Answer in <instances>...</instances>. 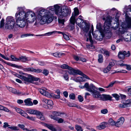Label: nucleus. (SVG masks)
Masks as SVG:
<instances>
[{"label":"nucleus","instance_id":"obj_1","mask_svg":"<svg viewBox=\"0 0 131 131\" xmlns=\"http://www.w3.org/2000/svg\"><path fill=\"white\" fill-rule=\"evenodd\" d=\"M49 10L42 9L39 12V16L36 20L35 24L39 23L40 24L50 23L53 19L54 11L55 14L58 16L64 17L69 15L71 12L70 9L67 7L61 8L57 5L53 6H50L47 8Z\"/></svg>","mask_w":131,"mask_h":131},{"label":"nucleus","instance_id":"obj_2","mask_svg":"<svg viewBox=\"0 0 131 131\" xmlns=\"http://www.w3.org/2000/svg\"><path fill=\"white\" fill-rule=\"evenodd\" d=\"M24 10L23 7H18L15 15L16 24L21 28L24 27L26 24L33 23L37 19L36 14L34 12L29 10L25 12Z\"/></svg>","mask_w":131,"mask_h":131},{"label":"nucleus","instance_id":"obj_3","mask_svg":"<svg viewBox=\"0 0 131 131\" xmlns=\"http://www.w3.org/2000/svg\"><path fill=\"white\" fill-rule=\"evenodd\" d=\"M123 11L125 14V23H123L119 28V31L122 34L126 32L128 28H131V5L125 6Z\"/></svg>","mask_w":131,"mask_h":131},{"label":"nucleus","instance_id":"obj_4","mask_svg":"<svg viewBox=\"0 0 131 131\" xmlns=\"http://www.w3.org/2000/svg\"><path fill=\"white\" fill-rule=\"evenodd\" d=\"M97 89L95 87L92 95L94 97L97 98L103 101H106L110 100L112 97L109 95L103 94H100L97 91Z\"/></svg>","mask_w":131,"mask_h":131},{"label":"nucleus","instance_id":"obj_5","mask_svg":"<svg viewBox=\"0 0 131 131\" xmlns=\"http://www.w3.org/2000/svg\"><path fill=\"white\" fill-rule=\"evenodd\" d=\"M84 26L82 28V29L84 32L85 36L86 37L87 39L86 41H88L89 39L90 42L92 43L93 42L92 39V36L91 34L90 31L89 32V26L87 23H84Z\"/></svg>","mask_w":131,"mask_h":131},{"label":"nucleus","instance_id":"obj_6","mask_svg":"<svg viewBox=\"0 0 131 131\" xmlns=\"http://www.w3.org/2000/svg\"><path fill=\"white\" fill-rule=\"evenodd\" d=\"M15 20L13 17L10 16L7 17L4 26L5 28L9 29L13 28L15 25Z\"/></svg>","mask_w":131,"mask_h":131},{"label":"nucleus","instance_id":"obj_7","mask_svg":"<svg viewBox=\"0 0 131 131\" xmlns=\"http://www.w3.org/2000/svg\"><path fill=\"white\" fill-rule=\"evenodd\" d=\"M46 88H45L39 89L38 90L41 94L47 97L50 98L53 97L56 99H59L60 98V96L59 95H56L52 93H49L46 91Z\"/></svg>","mask_w":131,"mask_h":131},{"label":"nucleus","instance_id":"obj_8","mask_svg":"<svg viewBox=\"0 0 131 131\" xmlns=\"http://www.w3.org/2000/svg\"><path fill=\"white\" fill-rule=\"evenodd\" d=\"M79 88L81 89L86 88V90L87 91L91 92L92 95V93L95 89V87L92 84H91L89 85V84L88 83H86L84 86L80 85L79 86Z\"/></svg>","mask_w":131,"mask_h":131},{"label":"nucleus","instance_id":"obj_9","mask_svg":"<svg viewBox=\"0 0 131 131\" xmlns=\"http://www.w3.org/2000/svg\"><path fill=\"white\" fill-rule=\"evenodd\" d=\"M112 19L110 17H107L104 26V30L106 31L109 30L111 26V24Z\"/></svg>","mask_w":131,"mask_h":131},{"label":"nucleus","instance_id":"obj_10","mask_svg":"<svg viewBox=\"0 0 131 131\" xmlns=\"http://www.w3.org/2000/svg\"><path fill=\"white\" fill-rule=\"evenodd\" d=\"M79 14V12L78 9L77 8H75L74 9V13L72 14V16L70 19V22L71 23L74 24L75 21V18Z\"/></svg>","mask_w":131,"mask_h":131},{"label":"nucleus","instance_id":"obj_11","mask_svg":"<svg viewBox=\"0 0 131 131\" xmlns=\"http://www.w3.org/2000/svg\"><path fill=\"white\" fill-rule=\"evenodd\" d=\"M130 56V53L129 51H127V53L125 51H121L119 52L118 56V58L121 59H124L125 57H128Z\"/></svg>","mask_w":131,"mask_h":131},{"label":"nucleus","instance_id":"obj_12","mask_svg":"<svg viewBox=\"0 0 131 131\" xmlns=\"http://www.w3.org/2000/svg\"><path fill=\"white\" fill-rule=\"evenodd\" d=\"M131 99L128 100L124 102L122 104L118 105L119 107L124 108L130 107L131 105Z\"/></svg>","mask_w":131,"mask_h":131},{"label":"nucleus","instance_id":"obj_13","mask_svg":"<svg viewBox=\"0 0 131 131\" xmlns=\"http://www.w3.org/2000/svg\"><path fill=\"white\" fill-rule=\"evenodd\" d=\"M68 73L70 74L74 75L76 74L81 75L82 74V72L80 70L78 69L75 70L71 67L70 71H68Z\"/></svg>","mask_w":131,"mask_h":131},{"label":"nucleus","instance_id":"obj_14","mask_svg":"<svg viewBox=\"0 0 131 131\" xmlns=\"http://www.w3.org/2000/svg\"><path fill=\"white\" fill-rule=\"evenodd\" d=\"M25 71L28 72H36V73H40L42 71L41 69H36L34 68H24L23 69Z\"/></svg>","mask_w":131,"mask_h":131},{"label":"nucleus","instance_id":"obj_15","mask_svg":"<svg viewBox=\"0 0 131 131\" xmlns=\"http://www.w3.org/2000/svg\"><path fill=\"white\" fill-rule=\"evenodd\" d=\"M122 39L126 41H131V32H128L122 35Z\"/></svg>","mask_w":131,"mask_h":131},{"label":"nucleus","instance_id":"obj_16","mask_svg":"<svg viewBox=\"0 0 131 131\" xmlns=\"http://www.w3.org/2000/svg\"><path fill=\"white\" fill-rule=\"evenodd\" d=\"M31 75H29L28 77H26L24 76H23L22 80L24 81V83L26 84H28L29 83H32Z\"/></svg>","mask_w":131,"mask_h":131},{"label":"nucleus","instance_id":"obj_17","mask_svg":"<svg viewBox=\"0 0 131 131\" xmlns=\"http://www.w3.org/2000/svg\"><path fill=\"white\" fill-rule=\"evenodd\" d=\"M6 87L7 89L9 90L10 92L12 93L20 95H23L24 94V93H22L21 92H19V91H17L15 89L11 87Z\"/></svg>","mask_w":131,"mask_h":131},{"label":"nucleus","instance_id":"obj_18","mask_svg":"<svg viewBox=\"0 0 131 131\" xmlns=\"http://www.w3.org/2000/svg\"><path fill=\"white\" fill-rule=\"evenodd\" d=\"M3 125V127L4 128H6V127H8V128L11 129L12 130H19L18 127L15 126H10V125H9L8 124L7 122H4V123Z\"/></svg>","mask_w":131,"mask_h":131},{"label":"nucleus","instance_id":"obj_19","mask_svg":"<svg viewBox=\"0 0 131 131\" xmlns=\"http://www.w3.org/2000/svg\"><path fill=\"white\" fill-rule=\"evenodd\" d=\"M53 105V102L52 101L49 100L47 105L43 104L42 105L43 107L46 109H51L52 108Z\"/></svg>","mask_w":131,"mask_h":131},{"label":"nucleus","instance_id":"obj_20","mask_svg":"<svg viewBox=\"0 0 131 131\" xmlns=\"http://www.w3.org/2000/svg\"><path fill=\"white\" fill-rule=\"evenodd\" d=\"M124 121V118L121 117L118 120V121L116 123L115 126L119 127L123 123Z\"/></svg>","mask_w":131,"mask_h":131},{"label":"nucleus","instance_id":"obj_21","mask_svg":"<svg viewBox=\"0 0 131 131\" xmlns=\"http://www.w3.org/2000/svg\"><path fill=\"white\" fill-rule=\"evenodd\" d=\"M50 117L54 120L57 121L58 123H62L64 121V119L61 118H59L55 116H53V115H51Z\"/></svg>","mask_w":131,"mask_h":131},{"label":"nucleus","instance_id":"obj_22","mask_svg":"<svg viewBox=\"0 0 131 131\" xmlns=\"http://www.w3.org/2000/svg\"><path fill=\"white\" fill-rule=\"evenodd\" d=\"M20 60L23 62H25L27 61H31V60L26 56H21L18 58V61Z\"/></svg>","mask_w":131,"mask_h":131},{"label":"nucleus","instance_id":"obj_23","mask_svg":"<svg viewBox=\"0 0 131 131\" xmlns=\"http://www.w3.org/2000/svg\"><path fill=\"white\" fill-rule=\"evenodd\" d=\"M14 108L16 111L17 113L19 114L24 117L25 115V114H26V113L24 111L19 108H18L16 107H15Z\"/></svg>","mask_w":131,"mask_h":131},{"label":"nucleus","instance_id":"obj_24","mask_svg":"<svg viewBox=\"0 0 131 131\" xmlns=\"http://www.w3.org/2000/svg\"><path fill=\"white\" fill-rule=\"evenodd\" d=\"M51 55L60 58L61 56H64L65 54L63 53L60 52H56L55 53H51Z\"/></svg>","mask_w":131,"mask_h":131},{"label":"nucleus","instance_id":"obj_25","mask_svg":"<svg viewBox=\"0 0 131 131\" xmlns=\"http://www.w3.org/2000/svg\"><path fill=\"white\" fill-rule=\"evenodd\" d=\"M2 61L5 64L13 67H15L18 68H21V66H18L15 64H12L10 62H6L3 60Z\"/></svg>","mask_w":131,"mask_h":131},{"label":"nucleus","instance_id":"obj_26","mask_svg":"<svg viewBox=\"0 0 131 131\" xmlns=\"http://www.w3.org/2000/svg\"><path fill=\"white\" fill-rule=\"evenodd\" d=\"M26 111L28 113L31 114L37 115V113L38 112V111L33 109H28L26 110Z\"/></svg>","mask_w":131,"mask_h":131},{"label":"nucleus","instance_id":"obj_27","mask_svg":"<svg viewBox=\"0 0 131 131\" xmlns=\"http://www.w3.org/2000/svg\"><path fill=\"white\" fill-rule=\"evenodd\" d=\"M107 123L106 122H103L101 123L100 125L97 126V128L99 130L104 129L106 126Z\"/></svg>","mask_w":131,"mask_h":131},{"label":"nucleus","instance_id":"obj_28","mask_svg":"<svg viewBox=\"0 0 131 131\" xmlns=\"http://www.w3.org/2000/svg\"><path fill=\"white\" fill-rule=\"evenodd\" d=\"M38 116V117L42 121L44 120L45 118L43 114L42 113L38 111V112L37 114Z\"/></svg>","mask_w":131,"mask_h":131},{"label":"nucleus","instance_id":"obj_29","mask_svg":"<svg viewBox=\"0 0 131 131\" xmlns=\"http://www.w3.org/2000/svg\"><path fill=\"white\" fill-rule=\"evenodd\" d=\"M58 17V21L59 25H64L65 21L64 19L63 18V17H60V16Z\"/></svg>","mask_w":131,"mask_h":131},{"label":"nucleus","instance_id":"obj_30","mask_svg":"<svg viewBox=\"0 0 131 131\" xmlns=\"http://www.w3.org/2000/svg\"><path fill=\"white\" fill-rule=\"evenodd\" d=\"M57 66L62 69H68L69 70V71H70V69H71V67L68 66L67 65L64 64L61 65L60 66L59 65H58Z\"/></svg>","mask_w":131,"mask_h":131},{"label":"nucleus","instance_id":"obj_31","mask_svg":"<svg viewBox=\"0 0 131 131\" xmlns=\"http://www.w3.org/2000/svg\"><path fill=\"white\" fill-rule=\"evenodd\" d=\"M25 103V105L28 106H31L33 105V104L32 101L30 100V99H28L25 100L24 101Z\"/></svg>","mask_w":131,"mask_h":131},{"label":"nucleus","instance_id":"obj_32","mask_svg":"<svg viewBox=\"0 0 131 131\" xmlns=\"http://www.w3.org/2000/svg\"><path fill=\"white\" fill-rule=\"evenodd\" d=\"M75 22L77 23L79 26L81 27H82L81 24L83 23V21L82 18H79L77 19L76 21H75Z\"/></svg>","mask_w":131,"mask_h":131},{"label":"nucleus","instance_id":"obj_33","mask_svg":"<svg viewBox=\"0 0 131 131\" xmlns=\"http://www.w3.org/2000/svg\"><path fill=\"white\" fill-rule=\"evenodd\" d=\"M46 127L52 131H57L56 129L53 126L52 124H47L46 125Z\"/></svg>","mask_w":131,"mask_h":131},{"label":"nucleus","instance_id":"obj_34","mask_svg":"<svg viewBox=\"0 0 131 131\" xmlns=\"http://www.w3.org/2000/svg\"><path fill=\"white\" fill-rule=\"evenodd\" d=\"M62 74V76L64 80L67 81H68L69 80V77L67 72H63Z\"/></svg>","mask_w":131,"mask_h":131},{"label":"nucleus","instance_id":"obj_35","mask_svg":"<svg viewBox=\"0 0 131 131\" xmlns=\"http://www.w3.org/2000/svg\"><path fill=\"white\" fill-rule=\"evenodd\" d=\"M24 117L32 121H35V117L29 116L26 113V114H25V115Z\"/></svg>","mask_w":131,"mask_h":131},{"label":"nucleus","instance_id":"obj_36","mask_svg":"<svg viewBox=\"0 0 131 131\" xmlns=\"http://www.w3.org/2000/svg\"><path fill=\"white\" fill-rule=\"evenodd\" d=\"M119 25V21L118 20V19H117V21L116 22V23H114L113 25V27L114 29H116L117 28Z\"/></svg>","mask_w":131,"mask_h":131},{"label":"nucleus","instance_id":"obj_37","mask_svg":"<svg viewBox=\"0 0 131 131\" xmlns=\"http://www.w3.org/2000/svg\"><path fill=\"white\" fill-rule=\"evenodd\" d=\"M85 81V79L82 77H76V82H78L80 81Z\"/></svg>","mask_w":131,"mask_h":131},{"label":"nucleus","instance_id":"obj_38","mask_svg":"<svg viewBox=\"0 0 131 131\" xmlns=\"http://www.w3.org/2000/svg\"><path fill=\"white\" fill-rule=\"evenodd\" d=\"M98 57V62L100 63H102L103 61V56L101 54H99Z\"/></svg>","mask_w":131,"mask_h":131},{"label":"nucleus","instance_id":"obj_39","mask_svg":"<svg viewBox=\"0 0 131 131\" xmlns=\"http://www.w3.org/2000/svg\"><path fill=\"white\" fill-rule=\"evenodd\" d=\"M101 52L105 54L106 56L108 57L110 55L109 52L107 50L102 49Z\"/></svg>","mask_w":131,"mask_h":131},{"label":"nucleus","instance_id":"obj_40","mask_svg":"<svg viewBox=\"0 0 131 131\" xmlns=\"http://www.w3.org/2000/svg\"><path fill=\"white\" fill-rule=\"evenodd\" d=\"M53 114L54 115L53 116H55L56 117L57 116H61V115L62 114V113L59 112H53Z\"/></svg>","mask_w":131,"mask_h":131},{"label":"nucleus","instance_id":"obj_41","mask_svg":"<svg viewBox=\"0 0 131 131\" xmlns=\"http://www.w3.org/2000/svg\"><path fill=\"white\" fill-rule=\"evenodd\" d=\"M109 123L112 126H115L116 123L112 118H110L108 121Z\"/></svg>","mask_w":131,"mask_h":131},{"label":"nucleus","instance_id":"obj_42","mask_svg":"<svg viewBox=\"0 0 131 131\" xmlns=\"http://www.w3.org/2000/svg\"><path fill=\"white\" fill-rule=\"evenodd\" d=\"M75 128L77 131H83V129L82 127L80 126L76 125Z\"/></svg>","mask_w":131,"mask_h":131},{"label":"nucleus","instance_id":"obj_43","mask_svg":"<svg viewBox=\"0 0 131 131\" xmlns=\"http://www.w3.org/2000/svg\"><path fill=\"white\" fill-rule=\"evenodd\" d=\"M112 96L114 97L117 100H118L119 99V96L116 94H112Z\"/></svg>","mask_w":131,"mask_h":131},{"label":"nucleus","instance_id":"obj_44","mask_svg":"<svg viewBox=\"0 0 131 131\" xmlns=\"http://www.w3.org/2000/svg\"><path fill=\"white\" fill-rule=\"evenodd\" d=\"M116 82V81L112 82L109 84L108 86H106L105 88H109L111 87H112L114 84Z\"/></svg>","mask_w":131,"mask_h":131},{"label":"nucleus","instance_id":"obj_45","mask_svg":"<svg viewBox=\"0 0 131 131\" xmlns=\"http://www.w3.org/2000/svg\"><path fill=\"white\" fill-rule=\"evenodd\" d=\"M33 35H34L33 34H25L21 35L20 36V37L21 38H23L25 37H27L28 36H33Z\"/></svg>","mask_w":131,"mask_h":131},{"label":"nucleus","instance_id":"obj_46","mask_svg":"<svg viewBox=\"0 0 131 131\" xmlns=\"http://www.w3.org/2000/svg\"><path fill=\"white\" fill-rule=\"evenodd\" d=\"M18 126L19 127L22 129H23L24 130L27 131V130L26 129H28L27 128H24L25 126L23 125L18 124Z\"/></svg>","mask_w":131,"mask_h":131},{"label":"nucleus","instance_id":"obj_47","mask_svg":"<svg viewBox=\"0 0 131 131\" xmlns=\"http://www.w3.org/2000/svg\"><path fill=\"white\" fill-rule=\"evenodd\" d=\"M96 28H97L99 30V31L101 32H103V31H102L101 30V25L100 23H98L97 24L96 26Z\"/></svg>","mask_w":131,"mask_h":131},{"label":"nucleus","instance_id":"obj_48","mask_svg":"<svg viewBox=\"0 0 131 131\" xmlns=\"http://www.w3.org/2000/svg\"><path fill=\"white\" fill-rule=\"evenodd\" d=\"M10 57L12 59V61H18V58H16L14 56L11 55L10 56Z\"/></svg>","mask_w":131,"mask_h":131},{"label":"nucleus","instance_id":"obj_49","mask_svg":"<svg viewBox=\"0 0 131 131\" xmlns=\"http://www.w3.org/2000/svg\"><path fill=\"white\" fill-rule=\"evenodd\" d=\"M41 100L42 103H44V104H45H45L46 105H47L49 101V100H48L44 98H42Z\"/></svg>","mask_w":131,"mask_h":131},{"label":"nucleus","instance_id":"obj_50","mask_svg":"<svg viewBox=\"0 0 131 131\" xmlns=\"http://www.w3.org/2000/svg\"><path fill=\"white\" fill-rule=\"evenodd\" d=\"M4 19H2L0 22V26L1 28L3 27L4 26Z\"/></svg>","mask_w":131,"mask_h":131},{"label":"nucleus","instance_id":"obj_51","mask_svg":"<svg viewBox=\"0 0 131 131\" xmlns=\"http://www.w3.org/2000/svg\"><path fill=\"white\" fill-rule=\"evenodd\" d=\"M54 31H52L51 32H49L46 33L44 34V36H50L52 35L54 32Z\"/></svg>","mask_w":131,"mask_h":131},{"label":"nucleus","instance_id":"obj_52","mask_svg":"<svg viewBox=\"0 0 131 131\" xmlns=\"http://www.w3.org/2000/svg\"><path fill=\"white\" fill-rule=\"evenodd\" d=\"M92 33L93 36L96 39H97V40H101L102 39V38H101L100 39L98 38L97 35L96 34V33H94L92 32Z\"/></svg>","mask_w":131,"mask_h":131},{"label":"nucleus","instance_id":"obj_53","mask_svg":"<svg viewBox=\"0 0 131 131\" xmlns=\"http://www.w3.org/2000/svg\"><path fill=\"white\" fill-rule=\"evenodd\" d=\"M42 73L46 76L49 73V71L46 69H44L42 72Z\"/></svg>","mask_w":131,"mask_h":131},{"label":"nucleus","instance_id":"obj_54","mask_svg":"<svg viewBox=\"0 0 131 131\" xmlns=\"http://www.w3.org/2000/svg\"><path fill=\"white\" fill-rule=\"evenodd\" d=\"M69 97L70 99L74 100L75 99V95L73 93L69 95Z\"/></svg>","mask_w":131,"mask_h":131},{"label":"nucleus","instance_id":"obj_55","mask_svg":"<svg viewBox=\"0 0 131 131\" xmlns=\"http://www.w3.org/2000/svg\"><path fill=\"white\" fill-rule=\"evenodd\" d=\"M14 74L16 77L21 79H22L23 76L20 75L18 73H15V74Z\"/></svg>","mask_w":131,"mask_h":131},{"label":"nucleus","instance_id":"obj_56","mask_svg":"<svg viewBox=\"0 0 131 131\" xmlns=\"http://www.w3.org/2000/svg\"><path fill=\"white\" fill-rule=\"evenodd\" d=\"M32 83H33L34 81H36L38 80L39 79V78H37L34 77L31 75Z\"/></svg>","mask_w":131,"mask_h":131},{"label":"nucleus","instance_id":"obj_57","mask_svg":"<svg viewBox=\"0 0 131 131\" xmlns=\"http://www.w3.org/2000/svg\"><path fill=\"white\" fill-rule=\"evenodd\" d=\"M63 37L66 40H69L70 39V38L69 36L66 34H63Z\"/></svg>","mask_w":131,"mask_h":131},{"label":"nucleus","instance_id":"obj_58","mask_svg":"<svg viewBox=\"0 0 131 131\" xmlns=\"http://www.w3.org/2000/svg\"><path fill=\"white\" fill-rule=\"evenodd\" d=\"M78 99L80 102H82L83 100V97L81 95H79L78 96Z\"/></svg>","mask_w":131,"mask_h":131},{"label":"nucleus","instance_id":"obj_59","mask_svg":"<svg viewBox=\"0 0 131 131\" xmlns=\"http://www.w3.org/2000/svg\"><path fill=\"white\" fill-rule=\"evenodd\" d=\"M101 113L103 114H106L108 112V111L107 109H104L101 110Z\"/></svg>","mask_w":131,"mask_h":131},{"label":"nucleus","instance_id":"obj_60","mask_svg":"<svg viewBox=\"0 0 131 131\" xmlns=\"http://www.w3.org/2000/svg\"><path fill=\"white\" fill-rule=\"evenodd\" d=\"M128 92V94L129 96L131 94V88L130 87H128L127 89Z\"/></svg>","mask_w":131,"mask_h":131},{"label":"nucleus","instance_id":"obj_61","mask_svg":"<svg viewBox=\"0 0 131 131\" xmlns=\"http://www.w3.org/2000/svg\"><path fill=\"white\" fill-rule=\"evenodd\" d=\"M81 75L82 76H83L82 77L84 79V78H85L86 79H90V78L88 76H87L86 75L84 74H83V73H82V74Z\"/></svg>","mask_w":131,"mask_h":131},{"label":"nucleus","instance_id":"obj_62","mask_svg":"<svg viewBox=\"0 0 131 131\" xmlns=\"http://www.w3.org/2000/svg\"><path fill=\"white\" fill-rule=\"evenodd\" d=\"M3 110L7 112H9L10 111V110L9 109H8L6 107H3V110Z\"/></svg>","mask_w":131,"mask_h":131},{"label":"nucleus","instance_id":"obj_63","mask_svg":"<svg viewBox=\"0 0 131 131\" xmlns=\"http://www.w3.org/2000/svg\"><path fill=\"white\" fill-rule=\"evenodd\" d=\"M73 58L75 60L77 61H78L80 58V57H79L75 55L73 56Z\"/></svg>","mask_w":131,"mask_h":131},{"label":"nucleus","instance_id":"obj_64","mask_svg":"<svg viewBox=\"0 0 131 131\" xmlns=\"http://www.w3.org/2000/svg\"><path fill=\"white\" fill-rule=\"evenodd\" d=\"M126 69L128 70H131V66L126 64Z\"/></svg>","mask_w":131,"mask_h":131}]
</instances>
